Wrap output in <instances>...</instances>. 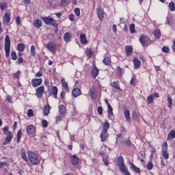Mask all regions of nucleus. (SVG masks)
I'll use <instances>...</instances> for the list:
<instances>
[{
  "mask_svg": "<svg viewBox=\"0 0 175 175\" xmlns=\"http://www.w3.org/2000/svg\"><path fill=\"white\" fill-rule=\"evenodd\" d=\"M3 133L5 136H7L3 142V145L6 146V144H9V143L12 142V139H13V133L9 131V126H5Z\"/></svg>",
  "mask_w": 175,
  "mask_h": 175,
  "instance_id": "nucleus-1",
  "label": "nucleus"
},
{
  "mask_svg": "<svg viewBox=\"0 0 175 175\" xmlns=\"http://www.w3.org/2000/svg\"><path fill=\"white\" fill-rule=\"evenodd\" d=\"M27 155L28 159L32 165H39L40 161L39 160V158L36 154L33 153V152L29 151L27 152Z\"/></svg>",
  "mask_w": 175,
  "mask_h": 175,
  "instance_id": "nucleus-2",
  "label": "nucleus"
},
{
  "mask_svg": "<svg viewBox=\"0 0 175 175\" xmlns=\"http://www.w3.org/2000/svg\"><path fill=\"white\" fill-rule=\"evenodd\" d=\"M4 50L5 51V57L10 55V37L6 35L5 38Z\"/></svg>",
  "mask_w": 175,
  "mask_h": 175,
  "instance_id": "nucleus-3",
  "label": "nucleus"
},
{
  "mask_svg": "<svg viewBox=\"0 0 175 175\" xmlns=\"http://www.w3.org/2000/svg\"><path fill=\"white\" fill-rule=\"evenodd\" d=\"M139 42L144 47H147V46H149V44H151V43H152V41L150 39V38L148 36H144V35H142L139 38Z\"/></svg>",
  "mask_w": 175,
  "mask_h": 175,
  "instance_id": "nucleus-4",
  "label": "nucleus"
},
{
  "mask_svg": "<svg viewBox=\"0 0 175 175\" xmlns=\"http://www.w3.org/2000/svg\"><path fill=\"white\" fill-rule=\"evenodd\" d=\"M42 83H43V80L42 79V78H34L31 80V85L34 88H37V87H39V85H42Z\"/></svg>",
  "mask_w": 175,
  "mask_h": 175,
  "instance_id": "nucleus-5",
  "label": "nucleus"
},
{
  "mask_svg": "<svg viewBox=\"0 0 175 175\" xmlns=\"http://www.w3.org/2000/svg\"><path fill=\"white\" fill-rule=\"evenodd\" d=\"M43 94H44V86L42 85L36 90L37 98H43Z\"/></svg>",
  "mask_w": 175,
  "mask_h": 175,
  "instance_id": "nucleus-6",
  "label": "nucleus"
},
{
  "mask_svg": "<svg viewBox=\"0 0 175 175\" xmlns=\"http://www.w3.org/2000/svg\"><path fill=\"white\" fill-rule=\"evenodd\" d=\"M26 132L29 136H31V135H33V133H36V127L32 124H30L27 126Z\"/></svg>",
  "mask_w": 175,
  "mask_h": 175,
  "instance_id": "nucleus-7",
  "label": "nucleus"
},
{
  "mask_svg": "<svg viewBox=\"0 0 175 175\" xmlns=\"http://www.w3.org/2000/svg\"><path fill=\"white\" fill-rule=\"evenodd\" d=\"M90 95L93 100L96 99V98H98V90H96V88H91L90 90Z\"/></svg>",
  "mask_w": 175,
  "mask_h": 175,
  "instance_id": "nucleus-8",
  "label": "nucleus"
},
{
  "mask_svg": "<svg viewBox=\"0 0 175 175\" xmlns=\"http://www.w3.org/2000/svg\"><path fill=\"white\" fill-rule=\"evenodd\" d=\"M70 162L73 166H77L79 165V157L76 154L71 155L70 157Z\"/></svg>",
  "mask_w": 175,
  "mask_h": 175,
  "instance_id": "nucleus-9",
  "label": "nucleus"
},
{
  "mask_svg": "<svg viewBox=\"0 0 175 175\" xmlns=\"http://www.w3.org/2000/svg\"><path fill=\"white\" fill-rule=\"evenodd\" d=\"M46 49L49 50V51H51V53H54L55 50H57V46L54 42H49L46 44Z\"/></svg>",
  "mask_w": 175,
  "mask_h": 175,
  "instance_id": "nucleus-10",
  "label": "nucleus"
},
{
  "mask_svg": "<svg viewBox=\"0 0 175 175\" xmlns=\"http://www.w3.org/2000/svg\"><path fill=\"white\" fill-rule=\"evenodd\" d=\"M154 98H159V94H158V92H155L154 94H152L148 96L147 98L148 103H152V102H154Z\"/></svg>",
  "mask_w": 175,
  "mask_h": 175,
  "instance_id": "nucleus-11",
  "label": "nucleus"
},
{
  "mask_svg": "<svg viewBox=\"0 0 175 175\" xmlns=\"http://www.w3.org/2000/svg\"><path fill=\"white\" fill-rule=\"evenodd\" d=\"M59 113L61 117H65L66 114V109H65V105H61L59 107Z\"/></svg>",
  "mask_w": 175,
  "mask_h": 175,
  "instance_id": "nucleus-12",
  "label": "nucleus"
},
{
  "mask_svg": "<svg viewBox=\"0 0 175 175\" xmlns=\"http://www.w3.org/2000/svg\"><path fill=\"white\" fill-rule=\"evenodd\" d=\"M134 69H139L142 66V62L139 59L135 57L133 59Z\"/></svg>",
  "mask_w": 175,
  "mask_h": 175,
  "instance_id": "nucleus-13",
  "label": "nucleus"
},
{
  "mask_svg": "<svg viewBox=\"0 0 175 175\" xmlns=\"http://www.w3.org/2000/svg\"><path fill=\"white\" fill-rule=\"evenodd\" d=\"M107 137H109V133H107V131H101V133H100L101 142H106V140H107Z\"/></svg>",
  "mask_w": 175,
  "mask_h": 175,
  "instance_id": "nucleus-14",
  "label": "nucleus"
},
{
  "mask_svg": "<svg viewBox=\"0 0 175 175\" xmlns=\"http://www.w3.org/2000/svg\"><path fill=\"white\" fill-rule=\"evenodd\" d=\"M125 51L126 55H132V53H133V47H132V46H126L125 47Z\"/></svg>",
  "mask_w": 175,
  "mask_h": 175,
  "instance_id": "nucleus-15",
  "label": "nucleus"
},
{
  "mask_svg": "<svg viewBox=\"0 0 175 175\" xmlns=\"http://www.w3.org/2000/svg\"><path fill=\"white\" fill-rule=\"evenodd\" d=\"M124 116L127 122H131V111L128 109L124 110Z\"/></svg>",
  "mask_w": 175,
  "mask_h": 175,
  "instance_id": "nucleus-16",
  "label": "nucleus"
},
{
  "mask_svg": "<svg viewBox=\"0 0 175 175\" xmlns=\"http://www.w3.org/2000/svg\"><path fill=\"white\" fill-rule=\"evenodd\" d=\"M3 21L5 24H9L10 23V13H5L3 18Z\"/></svg>",
  "mask_w": 175,
  "mask_h": 175,
  "instance_id": "nucleus-17",
  "label": "nucleus"
},
{
  "mask_svg": "<svg viewBox=\"0 0 175 175\" xmlns=\"http://www.w3.org/2000/svg\"><path fill=\"white\" fill-rule=\"evenodd\" d=\"M33 27H35V28H37V29L40 28V27H42V20L36 19L33 23Z\"/></svg>",
  "mask_w": 175,
  "mask_h": 175,
  "instance_id": "nucleus-18",
  "label": "nucleus"
},
{
  "mask_svg": "<svg viewBox=\"0 0 175 175\" xmlns=\"http://www.w3.org/2000/svg\"><path fill=\"white\" fill-rule=\"evenodd\" d=\"M72 94L73 96H75V98H77V96H79V95H81V90L80 89H79V88H75L72 90Z\"/></svg>",
  "mask_w": 175,
  "mask_h": 175,
  "instance_id": "nucleus-19",
  "label": "nucleus"
},
{
  "mask_svg": "<svg viewBox=\"0 0 175 175\" xmlns=\"http://www.w3.org/2000/svg\"><path fill=\"white\" fill-rule=\"evenodd\" d=\"M91 75L92 77H94V79H96V77L98 76V75H99V69H98V68L95 66L94 68H93Z\"/></svg>",
  "mask_w": 175,
  "mask_h": 175,
  "instance_id": "nucleus-20",
  "label": "nucleus"
},
{
  "mask_svg": "<svg viewBox=\"0 0 175 175\" xmlns=\"http://www.w3.org/2000/svg\"><path fill=\"white\" fill-rule=\"evenodd\" d=\"M174 137H175V131L171 130L167 135V141L173 140Z\"/></svg>",
  "mask_w": 175,
  "mask_h": 175,
  "instance_id": "nucleus-21",
  "label": "nucleus"
},
{
  "mask_svg": "<svg viewBox=\"0 0 175 175\" xmlns=\"http://www.w3.org/2000/svg\"><path fill=\"white\" fill-rule=\"evenodd\" d=\"M109 128H110V124L109 123V122H105L103 124V132H107V131H109Z\"/></svg>",
  "mask_w": 175,
  "mask_h": 175,
  "instance_id": "nucleus-22",
  "label": "nucleus"
},
{
  "mask_svg": "<svg viewBox=\"0 0 175 175\" xmlns=\"http://www.w3.org/2000/svg\"><path fill=\"white\" fill-rule=\"evenodd\" d=\"M61 83L62 87L67 91V92H69V86L68 85V82H66L65 79H61Z\"/></svg>",
  "mask_w": 175,
  "mask_h": 175,
  "instance_id": "nucleus-23",
  "label": "nucleus"
},
{
  "mask_svg": "<svg viewBox=\"0 0 175 175\" xmlns=\"http://www.w3.org/2000/svg\"><path fill=\"white\" fill-rule=\"evenodd\" d=\"M97 16L99 20H103V18L105 17V16L103 15V10L98 8L97 10Z\"/></svg>",
  "mask_w": 175,
  "mask_h": 175,
  "instance_id": "nucleus-24",
  "label": "nucleus"
},
{
  "mask_svg": "<svg viewBox=\"0 0 175 175\" xmlns=\"http://www.w3.org/2000/svg\"><path fill=\"white\" fill-rule=\"evenodd\" d=\"M117 163H118V165L120 167V166H122L123 165H125V163L124 161V157H122V156H120L118 158V160H117Z\"/></svg>",
  "mask_w": 175,
  "mask_h": 175,
  "instance_id": "nucleus-25",
  "label": "nucleus"
},
{
  "mask_svg": "<svg viewBox=\"0 0 175 175\" xmlns=\"http://www.w3.org/2000/svg\"><path fill=\"white\" fill-rule=\"evenodd\" d=\"M167 107H169V109H172V106H173V99L172 98V97H170L169 95H167Z\"/></svg>",
  "mask_w": 175,
  "mask_h": 175,
  "instance_id": "nucleus-26",
  "label": "nucleus"
},
{
  "mask_svg": "<svg viewBox=\"0 0 175 175\" xmlns=\"http://www.w3.org/2000/svg\"><path fill=\"white\" fill-rule=\"evenodd\" d=\"M72 39V34L70 33H66L64 36V40L66 42H69Z\"/></svg>",
  "mask_w": 175,
  "mask_h": 175,
  "instance_id": "nucleus-27",
  "label": "nucleus"
},
{
  "mask_svg": "<svg viewBox=\"0 0 175 175\" xmlns=\"http://www.w3.org/2000/svg\"><path fill=\"white\" fill-rule=\"evenodd\" d=\"M51 91L53 95V98L57 99V96L58 95V88L56 86H54L52 88Z\"/></svg>",
  "mask_w": 175,
  "mask_h": 175,
  "instance_id": "nucleus-28",
  "label": "nucleus"
},
{
  "mask_svg": "<svg viewBox=\"0 0 175 175\" xmlns=\"http://www.w3.org/2000/svg\"><path fill=\"white\" fill-rule=\"evenodd\" d=\"M108 117L109 118H111L112 116H113V108L111 107V105L110 104H108Z\"/></svg>",
  "mask_w": 175,
  "mask_h": 175,
  "instance_id": "nucleus-29",
  "label": "nucleus"
},
{
  "mask_svg": "<svg viewBox=\"0 0 175 175\" xmlns=\"http://www.w3.org/2000/svg\"><path fill=\"white\" fill-rule=\"evenodd\" d=\"M130 166H131L132 170H133V172H135V173H140V168L136 167V165H135V164L131 163Z\"/></svg>",
  "mask_w": 175,
  "mask_h": 175,
  "instance_id": "nucleus-30",
  "label": "nucleus"
},
{
  "mask_svg": "<svg viewBox=\"0 0 175 175\" xmlns=\"http://www.w3.org/2000/svg\"><path fill=\"white\" fill-rule=\"evenodd\" d=\"M154 36V38H156V39H161V30L159 29H156L154 32H153Z\"/></svg>",
  "mask_w": 175,
  "mask_h": 175,
  "instance_id": "nucleus-31",
  "label": "nucleus"
},
{
  "mask_svg": "<svg viewBox=\"0 0 175 175\" xmlns=\"http://www.w3.org/2000/svg\"><path fill=\"white\" fill-rule=\"evenodd\" d=\"M103 64H105V65L109 66L111 64V59H110V57H106L104 58V59L103 60Z\"/></svg>",
  "mask_w": 175,
  "mask_h": 175,
  "instance_id": "nucleus-32",
  "label": "nucleus"
},
{
  "mask_svg": "<svg viewBox=\"0 0 175 175\" xmlns=\"http://www.w3.org/2000/svg\"><path fill=\"white\" fill-rule=\"evenodd\" d=\"M23 135V131L18 130L16 135V143H19L21 141V135Z\"/></svg>",
  "mask_w": 175,
  "mask_h": 175,
  "instance_id": "nucleus-33",
  "label": "nucleus"
},
{
  "mask_svg": "<svg viewBox=\"0 0 175 175\" xmlns=\"http://www.w3.org/2000/svg\"><path fill=\"white\" fill-rule=\"evenodd\" d=\"M17 49L21 53H23V51H24V50H25V45H24V44H23V43H20L17 46Z\"/></svg>",
  "mask_w": 175,
  "mask_h": 175,
  "instance_id": "nucleus-34",
  "label": "nucleus"
},
{
  "mask_svg": "<svg viewBox=\"0 0 175 175\" xmlns=\"http://www.w3.org/2000/svg\"><path fill=\"white\" fill-rule=\"evenodd\" d=\"M80 41L82 44H85V43H87V38L85 37V34L80 35Z\"/></svg>",
  "mask_w": 175,
  "mask_h": 175,
  "instance_id": "nucleus-35",
  "label": "nucleus"
},
{
  "mask_svg": "<svg viewBox=\"0 0 175 175\" xmlns=\"http://www.w3.org/2000/svg\"><path fill=\"white\" fill-rule=\"evenodd\" d=\"M53 18L49 16V17H44V18H42V21L43 22L46 24V25H50V23L51 21Z\"/></svg>",
  "mask_w": 175,
  "mask_h": 175,
  "instance_id": "nucleus-36",
  "label": "nucleus"
},
{
  "mask_svg": "<svg viewBox=\"0 0 175 175\" xmlns=\"http://www.w3.org/2000/svg\"><path fill=\"white\" fill-rule=\"evenodd\" d=\"M50 113V105H46L44 108V116H49Z\"/></svg>",
  "mask_w": 175,
  "mask_h": 175,
  "instance_id": "nucleus-37",
  "label": "nucleus"
},
{
  "mask_svg": "<svg viewBox=\"0 0 175 175\" xmlns=\"http://www.w3.org/2000/svg\"><path fill=\"white\" fill-rule=\"evenodd\" d=\"M92 54H94V51H92V49H86V55L88 58H91V57H92Z\"/></svg>",
  "mask_w": 175,
  "mask_h": 175,
  "instance_id": "nucleus-38",
  "label": "nucleus"
},
{
  "mask_svg": "<svg viewBox=\"0 0 175 175\" xmlns=\"http://www.w3.org/2000/svg\"><path fill=\"white\" fill-rule=\"evenodd\" d=\"M119 168L122 173H125L126 172H128V167H126L125 164H123V165L119 166Z\"/></svg>",
  "mask_w": 175,
  "mask_h": 175,
  "instance_id": "nucleus-39",
  "label": "nucleus"
},
{
  "mask_svg": "<svg viewBox=\"0 0 175 175\" xmlns=\"http://www.w3.org/2000/svg\"><path fill=\"white\" fill-rule=\"evenodd\" d=\"M111 87H113V88H116V90H119L121 91V88H120V84H118V82L113 81L111 83Z\"/></svg>",
  "mask_w": 175,
  "mask_h": 175,
  "instance_id": "nucleus-40",
  "label": "nucleus"
},
{
  "mask_svg": "<svg viewBox=\"0 0 175 175\" xmlns=\"http://www.w3.org/2000/svg\"><path fill=\"white\" fill-rule=\"evenodd\" d=\"M139 113L136 111H133L132 113V118L133 120H134L135 121H136V120H137V118H139Z\"/></svg>",
  "mask_w": 175,
  "mask_h": 175,
  "instance_id": "nucleus-41",
  "label": "nucleus"
},
{
  "mask_svg": "<svg viewBox=\"0 0 175 175\" xmlns=\"http://www.w3.org/2000/svg\"><path fill=\"white\" fill-rule=\"evenodd\" d=\"M52 25V27H55V28H57V27H58V23H57V21L52 18L50 22V25Z\"/></svg>",
  "mask_w": 175,
  "mask_h": 175,
  "instance_id": "nucleus-42",
  "label": "nucleus"
},
{
  "mask_svg": "<svg viewBox=\"0 0 175 175\" xmlns=\"http://www.w3.org/2000/svg\"><path fill=\"white\" fill-rule=\"evenodd\" d=\"M125 144H126V146H128L129 147L132 145V142H131V140H129V139H124L122 142V145L125 146Z\"/></svg>",
  "mask_w": 175,
  "mask_h": 175,
  "instance_id": "nucleus-43",
  "label": "nucleus"
},
{
  "mask_svg": "<svg viewBox=\"0 0 175 175\" xmlns=\"http://www.w3.org/2000/svg\"><path fill=\"white\" fill-rule=\"evenodd\" d=\"M166 22L167 23L168 25H173V17L172 16H168L167 17Z\"/></svg>",
  "mask_w": 175,
  "mask_h": 175,
  "instance_id": "nucleus-44",
  "label": "nucleus"
},
{
  "mask_svg": "<svg viewBox=\"0 0 175 175\" xmlns=\"http://www.w3.org/2000/svg\"><path fill=\"white\" fill-rule=\"evenodd\" d=\"M21 155L25 162H28V157H27V153L25 152H21Z\"/></svg>",
  "mask_w": 175,
  "mask_h": 175,
  "instance_id": "nucleus-45",
  "label": "nucleus"
},
{
  "mask_svg": "<svg viewBox=\"0 0 175 175\" xmlns=\"http://www.w3.org/2000/svg\"><path fill=\"white\" fill-rule=\"evenodd\" d=\"M136 81H137V79H136L135 77H133L130 81V85H131V87H135L136 85Z\"/></svg>",
  "mask_w": 175,
  "mask_h": 175,
  "instance_id": "nucleus-46",
  "label": "nucleus"
},
{
  "mask_svg": "<svg viewBox=\"0 0 175 175\" xmlns=\"http://www.w3.org/2000/svg\"><path fill=\"white\" fill-rule=\"evenodd\" d=\"M162 154L164 159H169V153H167V150H162Z\"/></svg>",
  "mask_w": 175,
  "mask_h": 175,
  "instance_id": "nucleus-47",
  "label": "nucleus"
},
{
  "mask_svg": "<svg viewBox=\"0 0 175 175\" xmlns=\"http://www.w3.org/2000/svg\"><path fill=\"white\" fill-rule=\"evenodd\" d=\"M168 6H169L170 10H171V12H174L175 5H174V3H173V1L170 3Z\"/></svg>",
  "mask_w": 175,
  "mask_h": 175,
  "instance_id": "nucleus-48",
  "label": "nucleus"
},
{
  "mask_svg": "<svg viewBox=\"0 0 175 175\" xmlns=\"http://www.w3.org/2000/svg\"><path fill=\"white\" fill-rule=\"evenodd\" d=\"M30 54L33 56L35 57L36 54V51H35V46L32 45L31 46V51H30Z\"/></svg>",
  "mask_w": 175,
  "mask_h": 175,
  "instance_id": "nucleus-49",
  "label": "nucleus"
},
{
  "mask_svg": "<svg viewBox=\"0 0 175 175\" xmlns=\"http://www.w3.org/2000/svg\"><path fill=\"white\" fill-rule=\"evenodd\" d=\"M131 33H136V29H135V24L130 25Z\"/></svg>",
  "mask_w": 175,
  "mask_h": 175,
  "instance_id": "nucleus-50",
  "label": "nucleus"
},
{
  "mask_svg": "<svg viewBox=\"0 0 175 175\" xmlns=\"http://www.w3.org/2000/svg\"><path fill=\"white\" fill-rule=\"evenodd\" d=\"M69 2H70V0H62L61 1V5H62V6L65 7V6L68 5Z\"/></svg>",
  "mask_w": 175,
  "mask_h": 175,
  "instance_id": "nucleus-51",
  "label": "nucleus"
},
{
  "mask_svg": "<svg viewBox=\"0 0 175 175\" xmlns=\"http://www.w3.org/2000/svg\"><path fill=\"white\" fill-rule=\"evenodd\" d=\"M8 8V3H0V9L1 10H5Z\"/></svg>",
  "mask_w": 175,
  "mask_h": 175,
  "instance_id": "nucleus-52",
  "label": "nucleus"
},
{
  "mask_svg": "<svg viewBox=\"0 0 175 175\" xmlns=\"http://www.w3.org/2000/svg\"><path fill=\"white\" fill-rule=\"evenodd\" d=\"M162 51H163V53L169 54V53H170V49H169V47H167V46H163Z\"/></svg>",
  "mask_w": 175,
  "mask_h": 175,
  "instance_id": "nucleus-53",
  "label": "nucleus"
},
{
  "mask_svg": "<svg viewBox=\"0 0 175 175\" xmlns=\"http://www.w3.org/2000/svg\"><path fill=\"white\" fill-rule=\"evenodd\" d=\"M146 167L148 170H152V168L154 167V164H152V162L150 161L148 162Z\"/></svg>",
  "mask_w": 175,
  "mask_h": 175,
  "instance_id": "nucleus-54",
  "label": "nucleus"
},
{
  "mask_svg": "<svg viewBox=\"0 0 175 175\" xmlns=\"http://www.w3.org/2000/svg\"><path fill=\"white\" fill-rule=\"evenodd\" d=\"M27 117H33V110L31 109H28L27 111Z\"/></svg>",
  "mask_w": 175,
  "mask_h": 175,
  "instance_id": "nucleus-55",
  "label": "nucleus"
},
{
  "mask_svg": "<svg viewBox=\"0 0 175 175\" xmlns=\"http://www.w3.org/2000/svg\"><path fill=\"white\" fill-rule=\"evenodd\" d=\"M11 57L14 61H16L17 59V53L15 51L11 52Z\"/></svg>",
  "mask_w": 175,
  "mask_h": 175,
  "instance_id": "nucleus-56",
  "label": "nucleus"
},
{
  "mask_svg": "<svg viewBox=\"0 0 175 175\" xmlns=\"http://www.w3.org/2000/svg\"><path fill=\"white\" fill-rule=\"evenodd\" d=\"M20 75H21V72L20 71H18L13 75V77L14 79H20Z\"/></svg>",
  "mask_w": 175,
  "mask_h": 175,
  "instance_id": "nucleus-57",
  "label": "nucleus"
},
{
  "mask_svg": "<svg viewBox=\"0 0 175 175\" xmlns=\"http://www.w3.org/2000/svg\"><path fill=\"white\" fill-rule=\"evenodd\" d=\"M42 125L43 128H47V126H49V122H47V120H43L42 121Z\"/></svg>",
  "mask_w": 175,
  "mask_h": 175,
  "instance_id": "nucleus-58",
  "label": "nucleus"
},
{
  "mask_svg": "<svg viewBox=\"0 0 175 175\" xmlns=\"http://www.w3.org/2000/svg\"><path fill=\"white\" fill-rule=\"evenodd\" d=\"M162 147V151H167V142H164Z\"/></svg>",
  "mask_w": 175,
  "mask_h": 175,
  "instance_id": "nucleus-59",
  "label": "nucleus"
},
{
  "mask_svg": "<svg viewBox=\"0 0 175 175\" xmlns=\"http://www.w3.org/2000/svg\"><path fill=\"white\" fill-rule=\"evenodd\" d=\"M75 13L77 17H80V8H75Z\"/></svg>",
  "mask_w": 175,
  "mask_h": 175,
  "instance_id": "nucleus-60",
  "label": "nucleus"
},
{
  "mask_svg": "<svg viewBox=\"0 0 175 175\" xmlns=\"http://www.w3.org/2000/svg\"><path fill=\"white\" fill-rule=\"evenodd\" d=\"M97 111H98V114H99L100 116H102V114L103 113V108H102V107H98Z\"/></svg>",
  "mask_w": 175,
  "mask_h": 175,
  "instance_id": "nucleus-61",
  "label": "nucleus"
},
{
  "mask_svg": "<svg viewBox=\"0 0 175 175\" xmlns=\"http://www.w3.org/2000/svg\"><path fill=\"white\" fill-rule=\"evenodd\" d=\"M103 161L106 166H109V157L104 158Z\"/></svg>",
  "mask_w": 175,
  "mask_h": 175,
  "instance_id": "nucleus-62",
  "label": "nucleus"
},
{
  "mask_svg": "<svg viewBox=\"0 0 175 175\" xmlns=\"http://www.w3.org/2000/svg\"><path fill=\"white\" fill-rule=\"evenodd\" d=\"M12 97L10 96V95L8 94L6 96V101L8 102V103H12Z\"/></svg>",
  "mask_w": 175,
  "mask_h": 175,
  "instance_id": "nucleus-63",
  "label": "nucleus"
},
{
  "mask_svg": "<svg viewBox=\"0 0 175 175\" xmlns=\"http://www.w3.org/2000/svg\"><path fill=\"white\" fill-rule=\"evenodd\" d=\"M172 49L173 53H175V40H174L173 44L172 45Z\"/></svg>",
  "mask_w": 175,
  "mask_h": 175,
  "instance_id": "nucleus-64",
  "label": "nucleus"
}]
</instances>
